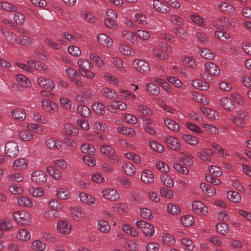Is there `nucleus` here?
I'll use <instances>...</instances> for the list:
<instances>
[{
    "mask_svg": "<svg viewBox=\"0 0 251 251\" xmlns=\"http://www.w3.org/2000/svg\"><path fill=\"white\" fill-rule=\"evenodd\" d=\"M11 115L15 120L24 121L26 117L25 112L20 109H15L11 111Z\"/></svg>",
    "mask_w": 251,
    "mask_h": 251,
    "instance_id": "cd10ccee",
    "label": "nucleus"
},
{
    "mask_svg": "<svg viewBox=\"0 0 251 251\" xmlns=\"http://www.w3.org/2000/svg\"><path fill=\"white\" fill-rule=\"evenodd\" d=\"M31 86L30 79H14L11 83L12 88L15 90H20L23 88L29 87Z\"/></svg>",
    "mask_w": 251,
    "mask_h": 251,
    "instance_id": "ddd939ff",
    "label": "nucleus"
},
{
    "mask_svg": "<svg viewBox=\"0 0 251 251\" xmlns=\"http://www.w3.org/2000/svg\"><path fill=\"white\" fill-rule=\"evenodd\" d=\"M71 214L73 219L76 221L82 219L85 216L84 209L78 206L71 208Z\"/></svg>",
    "mask_w": 251,
    "mask_h": 251,
    "instance_id": "6ab92c4d",
    "label": "nucleus"
},
{
    "mask_svg": "<svg viewBox=\"0 0 251 251\" xmlns=\"http://www.w3.org/2000/svg\"><path fill=\"white\" fill-rule=\"evenodd\" d=\"M27 166V162L24 158L16 159L13 164V167L17 170H25L26 169Z\"/></svg>",
    "mask_w": 251,
    "mask_h": 251,
    "instance_id": "c85d7f7f",
    "label": "nucleus"
},
{
    "mask_svg": "<svg viewBox=\"0 0 251 251\" xmlns=\"http://www.w3.org/2000/svg\"><path fill=\"white\" fill-rule=\"evenodd\" d=\"M45 144L48 149L51 150H58L62 146L61 141L55 138H50L47 139Z\"/></svg>",
    "mask_w": 251,
    "mask_h": 251,
    "instance_id": "a211bd4d",
    "label": "nucleus"
},
{
    "mask_svg": "<svg viewBox=\"0 0 251 251\" xmlns=\"http://www.w3.org/2000/svg\"><path fill=\"white\" fill-rule=\"evenodd\" d=\"M216 230L218 233L224 235L228 232V226L224 223H219L216 226Z\"/></svg>",
    "mask_w": 251,
    "mask_h": 251,
    "instance_id": "5fc2aeb1",
    "label": "nucleus"
},
{
    "mask_svg": "<svg viewBox=\"0 0 251 251\" xmlns=\"http://www.w3.org/2000/svg\"><path fill=\"white\" fill-rule=\"evenodd\" d=\"M141 180L146 184H150L153 182L154 176L150 170H145L141 175Z\"/></svg>",
    "mask_w": 251,
    "mask_h": 251,
    "instance_id": "393cba45",
    "label": "nucleus"
},
{
    "mask_svg": "<svg viewBox=\"0 0 251 251\" xmlns=\"http://www.w3.org/2000/svg\"><path fill=\"white\" fill-rule=\"evenodd\" d=\"M37 82L40 87L45 89L52 90L55 87L52 79H37Z\"/></svg>",
    "mask_w": 251,
    "mask_h": 251,
    "instance_id": "7c9ffc66",
    "label": "nucleus"
},
{
    "mask_svg": "<svg viewBox=\"0 0 251 251\" xmlns=\"http://www.w3.org/2000/svg\"><path fill=\"white\" fill-rule=\"evenodd\" d=\"M97 40L99 45L104 48H110L113 44L112 39L104 33H100L97 36Z\"/></svg>",
    "mask_w": 251,
    "mask_h": 251,
    "instance_id": "6e6552de",
    "label": "nucleus"
},
{
    "mask_svg": "<svg viewBox=\"0 0 251 251\" xmlns=\"http://www.w3.org/2000/svg\"><path fill=\"white\" fill-rule=\"evenodd\" d=\"M182 139L187 144L191 146H194L198 143V139L196 137L189 134H183Z\"/></svg>",
    "mask_w": 251,
    "mask_h": 251,
    "instance_id": "e2e57ef3",
    "label": "nucleus"
},
{
    "mask_svg": "<svg viewBox=\"0 0 251 251\" xmlns=\"http://www.w3.org/2000/svg\"><path fill=\"white\" fill-rule=\"evenodd\" d=\"M46 171L54 179L58 180L62 177V175L61 172L53 166H50L47 167Z\"/></svg>",
    "mask_w": 251,
    "mask_h": 251,
    "instance_id": "c756f323",
    "label": "nucleus"
},
{
    "mask_svg": "<svg viewBox=\"0 0 251 251\" xmlns=\"http://www.w3.org/2000/svg\"><path fill=\"white\" fill-rule=\"evenodd\" d=\"M181 162L187 166H191L193 164L192 157L188 153H184L180 157Z\"/></svg>",
    "mask_w": 251,
    "mask_h": 251,
    "instance_id": "69168bd1",
    "label": "nucleus"
},
{
    "mask_svg": "<svg viewBox=\"0 0 251 251\" xmlns=\"http://www.w3.org/2000/svg\"><path fill=\"white\" fill-rule=\"evenodd\" d=\"M41 106L46 111L54 114L58 111L57 105L52 101L45 99L41 101Z\"/></svg>",
    "mask_w": 251,
    "mask_h": 251,
    "instance_id": "9d476101",
    "label": "nucleus"
},
{
    "mask_svg": "<svg viewBox=\"0 0 251 251\" xmlns=\"http://www.w3.org/2000/svg\"><path fill=\"white\" fill-rule=\"evenodd\" d=\"M77 64L83 76L87 78L94 77L95 74L90 71L93 67V65L90 61L87 59L80 58L77 60Z\"/></svg>",
    "mask_w": 251,
    "mask_h": 251,
    "instance_id": "f257e3e1",
    "label": "nucleus"
},
{
    "mask_svg": "<svg viewBox=\"0 0 251 251\" xmlns=\"http://www.w3.org/2000/svg\"><path fill=\"white\" fill-rule=\"evenodd\" d=\"M164 142L167 144L168 147L173 150L179 151L181 149V145L178 140L173 136H168L165 137Z\"/></svg>",
    "mask_w": 251,
    "mask_h": 251,
    "instance_id": "9b49d317",
    "label": "nucleus"
},
{
    "mask_svg": "<svg viewBox=\"0 0 251 251\" xmlns=\"http://www.w3.org/2000/svg\"><path fill=\"white\" fill-rule=\"evenodd\" d=\"M17 43L22 46H27L32 44V40L28 36L23 35L18 37Z\"/></svg>",
    "mask_w": 251,
    "mask_h": 251,
    "instance_id": "3c124183",
    "label": "nucleus"
},
{
    "mask_svg": "<svg viewBox=\"0 0 251 251\" xmlns=\"http://www.w3.org/2000/svg\"><path fill=\"white\" fill-rule=\"evenodd\" d=\"M193 99L198 103H201L203 104H207L208 103V99L201 93L195 92L193 94Z\"/></svg>",
    "mask_w": 251,
    "mask_h": 251,
    "instance_id": "603ef678",
    "label": "nucleus"
},
{
    "mask_svg": "<svg viewBox=\"0 0 251 251\" xmlns=\"http://www.w3.org/2000/svg\"><path fill=\"white\" fill-rule=\"evenodd\" d=\"M133 67L140 73H147L150 70L149 64L145 61L136 59L132 62Z\"/></svg>",
    "mask_w": 251,
    "mask_h": 251,
    "instance_id": "39448f33",
    "label": "nucleus"
},
{
    "mask_svg": "<svg viewBox=\"0 0 251 251\" xmlns=\"http://www.w3.org/2000/svg\"><path fill=\"white\" fill-rule=\"evenodd\" d=\"M92 107L93 111L99 115H103L105 113V106L100 102H95Z\"/></svg>",
    "mask_w": 251,
    "mask_h": 251,
    "instance_id": "c03bdc74",
    "label": "nucleus"
},
{
    "mask_svg": "<svg viewBox=\"0 0 251 251\" xmlns=\"http://www.w3.org/2000/svg\"><path fill=\"white\" fill-rule=\"evenodd\" d=\"M27 64L31 67V72H32L33 69L40 71H45L47 70V65L38 61L30 60L27 62Z\"/></svg>",
    "mask_w": 251,
    "mask_h": 251,
    "instance_id": "412c9836",
    "label": "nucleus"
},
{
    "mask_svg": "<svg viewBox=\"0 0 251 251\" xmlns=\"http://www.w3.org/2000/svg\"><path fill=\"white\" fill-rule=\"evenodd\" d=\"M100 151L101 153L108 157L112 156L114 153V150L109 145H103L100 147Z\"/></svg>",
    "mask_w": 251,
    "mask_h": 251,
    "instance_id": "13d9d810",
    "label": "nucleus"
},
{
    "mask_svg": "<svg viewBox=\"0 0 251 251\" xmlns=\"http://www.w3.org/2000/svg\"><path fill=\"white\" fill-rule=\"evenodd\" d=\"M81 151L84 153L93 154L95 151L94 146L91 144L84 143L80 147Z\"/></svg>",
    "mask_w": 251,
    "mask_h": 251,
    "instance_id": "680f3d73",
    "label": "nucleus"
},
{
    "mask_svg": "<svg viewBox=\"0 0 251 251\" xmlns=\"http://www.w3.org/2000/svg\"><path fill=\"white\" fill-rule=\"evenodd\" d=\"M57 229L60 233L69 234L71 232L72 226L67 221L60 220L57 223Z\"/></svg>",
    "mask_w": 251,
    "mask_h": 251,
    "instance_id": "4468645a",
    "label": "nucleus"
},
{
    "mask_svg": "<svg viewBox=\"0 0 251 251\" xmlns=\"http://www.w3.org/2000/svg\"><path fill=\"white\" fill-rule=\"evenodd\" d=\"M208 170L210 173V175H205V176H215L219 177L222 175V172L221 169L216 166H210L208 167Z\"/></svg>",
    "mask_w": 251,
    "mask_h": 251,
    "instance_id": "6e6d98bb",
    "label": "nucleus"
},
{
    "mask_svg": "<svg viewBox=\"0 0 251 251\" xmlns=\"http://www.w3.org/2000/svg\"><path fill=\"white\" fill-rule=\"evenodd\" d=\"M204 68L206 72L212 75H218L220 71L218 67L213 63L207 62L205 64Z\"/></svg>",
    "mask_w": 251,
    "mask_h": 251,
    "instance_id": "4be33fe9",
    "label": "nucleus"
},
{
    "mask_svg": "<svg viewBox=\"0 0 251 251\" xmlns=\"http://www.w3.org/2000/svg\"><path fill=\"white\" fill-rule=\"evenodd\" d=\"M153 7L156 11L162 14L168 13L170 11L169 6L159 0H153Z\"/></svg>",
    "mask_w": 251,
    "mask_h": 251,
    "instance_id": "2eb2a0df",
    "label": "nucleus"
},
{
    "mask_svg": "<svg viewBox=\"0 0 251 251\" xmlns=\"http://www.w3.org/2000/svg\"><path fill=\"white\" fill-rule=\"evenodd\" d=\"M135 225L138 228L142 230L144 234L147 236H151L154 233L153 226L144 220L136 221Z\"/></svg>",
    "mask_w": 251,
    "mask_h": 251,
    "instance_id": "20e7f679",
    "label": "nucleus"
},
{
    "mask_svg": "<svg viewBox=\"0 0 251 251\" xmlns=\"http://www.w3.org/2000/svg\"><path fill=\"white\" fill-rule=\"evenodd\" d=\"M191 84L194 88L201 90H206L209 87L205 79H193L191 81Z\"/></svg>",
    "mask_w": 251,
    "mask_h": 251,
    "instance_id": "b1692460",
    "label": "nucleus"
},
{
    "mask_svg": "<svg viewBox=\"0 0 251 251\" xmlns=\"http://www.w3.org/2000/svg\"><path fill=\"white\" fill-rule=\"evenodd\" d=\"M200 53L202 57L209 60L213 59L215 56L214 53L207 48L201 49Z\"/></svg>",
    "mask_w": 251,
    "mask_h": 251,
    "instance_id": "4d7b16f0",
    "label": "nucleus"
},
{
    "mask_svg": "<svg viewBox=\"0 0 251 251\" xmlns=\"http://www.w3.org/2000/svg\"><path fill=\"white\" fill-rule=\"evenodd\" d=\"M151 52L154 56L161 60H166L169 57V55L166 52L157 48H152Z\"/></svg>",
    "mask_w": 251,
    "mask_h": 251,
    "instance_id": "ea45409f",
    "label": "nucleus"
},
{
    "mask_svg": "<svg viewBox=\"0 0 251 251\" xmlns=\"http://www.w3.org/2000/svg\"><path fill=\"white\" fill-rule=\"evenodd\" d=\"M182 248L185 250L192 251L195 247L194 243L189 239L184 238L181 240Z\"/></svg>",
    "mask_w": 251,
    "mask_h": 251,
    "instance_id": "a18cd8bd",
    "label": "nucleus"
},
{
    "mask_svg": "<svg viewBox=\"0 0 251 251\" xmlns=\"http://www.w3.org/2000/svg\"><path fill=\"white\" fill-rule=\"evenodd\" d=\"M101 93L103 96L109 100L115 99L117 97L115 91L108 88H103L101 90Z\"/></svg>",
    "mask_w": 251,
    "mask_h": 251,
    "instance_id": "864d4df0",
    "label": "nucleus"
},
{
    "mask_svg": "<svg viewBox=\"0 0 251 251\" xmlns=\"http://www.w3.org/2000/svg\"><path fill=\"white\" fill-rule=\"evenodd\" d=\"M79 197L80 201L86 204L91 205L95 203L94 198L85 193H80Z\"/></svg>",
    "mask_w": 251,
    "mask_h": 251,
    "instance_id": "c9c22d12",
    "label": "nucleus"
},
{
    "mask_svg": "<svg viewBox=\"0 0 251 251\" xmlns=\"http://www.w3.org/2000/svg\"><path fill=\"white\" fill-rule=\"evenodd\" d=\"M146 89L149 93L152 95H157L160 91L159 87L152 83H148L146 86Z\"/></svg>",
    "mask_w": 251,
    "mask_h": 251,
    "instance_id": "de8ad7c7",
    "label": "nucleus"
},
{
    "mask_svg": "<svg viewBox=\"0 0 251 251\" xmlns=\"http://www.w3.org/2000/svg\"><path fill=\"white\" fill-rule=\"evenodd\" d=\"M118 132L121 134L133 137L135 135V130L131 127L121 126L117 128Z\"/></svg>",
    "mask_w": 251,
    "mask_h": 251,
    "instance_id": "4c0bfd02",
    "label": "nucleus"
},
{
    "mask_svg": "<svg viewBox=\"0 0 251 251\" xmlns=\"http://www.w3.org/2000/svg\"><path fill=\"white\" fill-rule=\"evenodd\" d=\"M227 197L230 201L234 203H239L241 200L240 194L235 191H228L227 192Z\"/></svg>",
    "mask_w": 251,
    "mask_h": 251,
    "instance_id": "58836bf2",
    "label": "nucleus"
},
{
    "mask_svg": "<svg viewBox=\"0 0 251 251\" xmlns=\"http://www.w3.org/2000/svg\"><path fill=\"white\" fill-rule=\"evenodd\" d=\"M33 135L27 130L21 131L19 133V138L25 141H29L33 138Z\"/></svg>",
    "mask_w": 251,
    "mask_h": 251,
    "instance_id": "774afa93",
    "label": "nucleus"
},
{
    "mask_svg": "<svg viewBox=\"0 0 251 251\" xmlns=\"http://www.w3.org/2000/svg\"><path fill=\"white\" fill-rule=\"evenodd\" d=\"M110 61L120 71H124L126 70V67L124 66L123 61L118 57H112L110 60Z\"/></svg>",
    "mask_w": 251,
    "mask_h": 251,
    "instance_id": "37998d69",
    "label": "nucleus"
},
{
    "mask_svg": "<svg viewBox=\"0 0 251 251\" xmlns=\"http://www.w3.org/2000/svg\"><path fill=\"white\" fill-rule=\"evenodd\" d=\"M80 16L83 20L89 23H94L97 21L95 16L88 11L83 10L81 11Z\"/></svg>",
    "mask_w": 251,
    "mask_h": 251,
    "instance_id": "72a5a7b5",
    "label": "nucleus"
},
{
    "mask_svg": "<svg viewBox=\"0 0 251 251\" xmlns=\"http://www.w3.org/2000/svg\"><path fill=\"white\" fill-rule=\"evenodd\" d=\"M90 60L94 61L97 65L100 67H103L105 66V64L102 59L98 55L93 53H90L89 54Z\"/></svg>",
    "mask_w": 251,
    "mask_h": 251,
    "instance_id": "0e129e2a",
    "label": "nucleus"
},
{
    "mask_svg": "<svg viewBox=\"0 0 251 251\" xmlns=\"http://www.w3.org/2000/svg\"><path fill=\"white\" fill-rule=\"evenodd\" d=\"M192 207L194 212L199 215H206L208 212L207 207L200 201L192 202Z\"/></svg>",
    "mask_w": 251,
    "mask_h": 251,
    "instance_id": "f8f14e48",
    "label": "nucleus"
},
{
    "mask_svg": "<svg viewBox=\"0 0 251 251\" xmlns=\"http://www.w3.org/2000/svg\"><path fill=\"white\" fill-rule=\"evenodd\" d=\"M137 111L139 113V116L141 117V116H150L152 115L151 110L150 108L147 107L146 105L140 104L137 106Z\"/></svg>",
    "mask_w": 251,
    "mask_h": 251,
    "instance_id": "79ce46f5",
    "label": "nucleus"
},
{
    "mask_svg": "<svg viewBox=\"0 0 251 251\" xmlns=\"http://www.w3.org/2000/svg\"><path fill=\"white\" fill-rule=\"evenodd\" d=\"M17 203L20 206L31 207L33 206V202L31 200L25 196L20 197L17 199Z\"/></svg>",
    "mask_w": 251,
    "mask_h": 251,
    "instance_id": "e433bc0d",
    "label": "nucleus"
},
{
    "mask_svg": "<svg viewBox=\"0 0 251 251\" xmlns=\"http://www.w3.org/2000/svg\"><path fill=\"white\" fill-rule=\"evenodd\" d=\"M126 108V104L120 101H110L106 105V109L112 113H116L117 110L123 111Z\"/></svg>",
    "mask_w": 251,
    "mask_h": 251,
    "instance_id": "0eeeda50",
    "label": "nucleus"
},
{
    "mask_svg": "<svg viewBox=\"0 0 251 251\" xmlns=\"http://www.w3.org/2000/svg\"><path fill=\"white\" fill-rule=\"evenodd\" d=\"M103 197L109 201H116L119 198V193L114 189H106L101 191Z\"/></svg>",
    "mask_w": 251,
    "mask_h": 251,
    "instance_id": "dca6fc26",
    "label": "nucleus"
},
{
    "mask_svg": "<svg viewBox=\"0 0 251 251\" xmlns=\"http://www.w3.org/2000/svg\"><path fill=\"white\" fill-rule=\"evenodd\" d=\"M246 116L247 113L245 111L238 110L235 111V115H232L231 119L235 125L242 127L245 125Z\"/></svg>",
    "mask_w": 251,
    "mask_h": 251,
    "instance_id": "7ed1b4c3",
    "label": "nucleus"
},
{
    "mask_svg": "<svg viewBox=\"0 0 251 251\" xmlns=\"http://www.w3.org/2000/svg\"><path fill=\"white\" fill-rule=\"evenodd\" d=\"M135 37L142 40H147L150 37V33L147 30L139 29L135 32Z\"/></svg>",
    "mask_w": 251,
    "mask_h": 251,
    "instance_id": "8fccbe9b",
    "label": "nucleus"
},
{
    "mask_svg": "<svg viewBox=\"0 0 251 251\" xmlns=\"http://www.w3.org/2000/svg\"><path fill=\"white\" fill-rule=\"evenodd\" d=\"M77 111L78 114L84 117H89L91 113L90 109L86 106L83 105H78Z\"/></svg>",
    "mask_w": 251,
    "mask_h": 251,
    "instance_id": "49530a36",
    "label": "nucleus"
},
{
    "mask_svg": "<svg viewBox=\"0 0 251 251\" xmlns=\"http://www.w3.org/2000/svg\"><path fill=\"white\" fill-rule=\"evenodd\" d=\"M44 218L47 220H53L56 218L59 217V214L56 211H53L51 210L46 211L43 214Z\"/></svg>",
    "mask_w": 251,
    "mask_h": 251,
    "instance_id": "bf43d9fd",
    "label": "nucleus"
},
{
    "mask_svg": "<svg viewBox=\"0 0 251 251\" xmlns=\"http://www.w3.org/2000/svg\"><path fill=\"white\" fill-rule=\"evenodd\" d=\"M31 237L30 232L25 229H19L16 234V237L21 241H26L28 240Z\"/></svg>",
    "mask_w": 251,
    "mask_h": 251,
    "instance_id": "473e14b6",
    "label": "nucleus"
},
{
    "mask_svg": "<svg viewBox=\"0 0 251 251\" xmlns=\"http://www.w3.org/2000/svg\"><path fill=\"white\" fill-rule=\"evenodd\" d=\"M122 168L124 172L127 176H133L135 174L136 168L130 162H126L123 164Z\"/></svg>",
    "mask_w": 251,
    "mask_h": 251,
    "instance_id": "a878e982",
    "label": "nucleus"
},
{
    "mask_svg": "<svg viewBox=\"0 0 251 251\" xmlns=\"http://www.w3.org/2000/svg\"><path fill=\"white\" fill-rule=\"evenodd\" d=\"M48 206L50 210L56 212L61 210L63 208L61 203L56 200H51L49 201Z\"/></svg>",
    "mask_w": 251,
    "mask_h": 251,
    "instance_id": "052dcab7",
    "label": "nucleus"
},
{
    "mask_svg": "<svg viewBox=\"0 0 251 251\" xmlns=\"http://www.w3.org/2000/svg\"><path fill=\"white\" fill-rule=\"evenodd\" d=\"M134 21L136 23L142 25H145L148 24L147 16L142 12L137 13L135 14Z\"/></svg>",
    "mask_w": 251,
    "mask_h": 251,
    "instance_id": "a19ab883",
    "label": "nucleus"
},
{
    "mask_svg": "<svg viewBox=\"0 0 251 251\" xmlns=\"http://www.w3.org/2000/svg\"><path fill=\"white\" fill-rule=\"evenodd\" d=\"M63 133L66 135L75 136L78 134V130L73 125L67 123L64 125Z\"/></svg>",
    "mask_w": 251,
    "mask_h": 251,
    "instance_id": "5701e85b",
    "label": "nucleus"
},
{
    "mask_svg": "<svg viewBox=\"0 0 251 251\" xmlns=\"http://www.w3.org/2000/svg\"><path fill=\"white\" fill-rule=\"evenodd\" d=\"M220 103L223 107L227 110H230L233 107V103L232 100L227 97H223L220 100Z\"/></svg>",
    "mask_w": 251,
    "mask_h": 251,
    "instance_id": "f704fd0d",
    "label": "nucleus"
},
{
    "mask_svg": "<svg viewBox=\"0 0 251 251\" xmlns=\"http://www.w3.org/2000/svg\"><path fill=\"white\" fill-rule=\"evenodd\" d=\"M56 195L61 200H67L70 198V193L69 190L65 188H60L57 191Z\"/></svg>",
    "mask_w": 251,
    "mask_h": 251,
    "instance_id": "09e8293b",
    "label": "nucleus"
},
{
    "mask_svg": "<svg viewBox=\"0 0 251 251\" xmlns=\"http://www.w3.org/2000/svg\"><path fill=\"white\" fill-rule=\"evenodd\" d=\"M31 179L35 183L45 184L47 182L46 174L41 170L34 171L31 175Z\"/></svg>",
    "mask_w": 251,
    "mask_h": 251,
    "instance_id": "1a4fd4ad",
    "label": "nucleus"
},
{
    "mask_svg": "<svg viewBox=\"0 0 251 251\" xmlns=\"http://www.w3.org/2000/svg\"><path fill=\"white\" fill-rule=\"evenodd\" d=\"M98 228L100 232L105 233L109 232L111 229V227L108 222L103 220L98 221Z\"/></svg>",
    "mask_w": 251,
    "mask_h": 251,
    "instance_id": "2f4dec72",
    "label": "nucleus"
},
{
    "mask_svg": "<svg viewBox=\"0 0 251 251\" xmlns=\"http://www.w3.org/2000/svg\"><path fill=\"white\" fill-rule=\"evenodd\" d=\"M5 153L10 157H15L19 153V147L15 142H8L5 145Z\"/></svg>",
    "mask_w": 251,
    "mask_h": 251,
    "instance_id": "423d86ee",
    "label": "nucleus"
},
{
    "mask_svg": "<svg viewBox=\"0 0 251 251\" xmlns=\"http://www.w3.org/2000/svg\"><path fill=\"white\" fill-rule=\"evenodd\" d=\"M219 8L226 14H232L234 12L235 9L230 4L221 2L218 4Z\"/></svg>",
    "mask_w": 251,
    "mask_h": 251,
    "instance_id": "bb28decb",
    "label": "nucleus"
},
{
    "mask_svg": "<svg viewBox=\"0 0 251 251\" xmlns=\"http://www.w3.org/2000/svg\"><path fill=\"white\" fill-rule=\"evenodd\" d=\"M164 123L165 125L171 130L175 132H178L180 130L181 128L178 124L175 121L169 118H164Z\"/></svg>",
    "mask_w": 251,
    "mask_h": 251,
    "instance_id": "aec40b11",
    "label": "nucleus"
},
{
    "mask_svg": "<svg viewBox=\"0 0 251 251\" xmlns=\"http://www.w3.org/2000/svg\"><path fill=\"white\" fill-rule=\"evenodd\" d=\"M12 216L15 221L22 225H26L30 223V215L26 211L21 210L14 212Z\"/></svg>",
    "mask_w": 251,
    "mask_h": 251,
    "instance_id": "f03ea898",
    "label": "nucleus"
},
{
    "mask_svg": "<svg viewBox=\"0 0 251 251\" xmlns=\"http://www.w3.org/2000/svg\"><path fill=\"white\" fill-rule=\"evenodd\" d=\"M123 230L126 234H129L132 236L137 237L138 235V232L136 229L130 226L129 225L126 224L123 226Z\"/></svg>",
    "mask_w": 251,
    "mask_h": 251,
    "instance_id": "338daca9",
    "label": "nucleus"
},
{
    "mask_svg": "<svg viewBox=\"0 0 251 251\" xmlns=\"http://www.w3.org/2000/svg\"><path fill=\"white\" fill-rule=\"evenodd\" d=\"M122 38L126 41H128L130 43L134 45L137 44V38L135 37V33L132 32L129 30H124L121 33Z\"/></svg>",
    "mask_w": 251,
    "mask_h": 251,
    "instance_id": "f3484780",
    "label": "nucleus"
}]
</instances>
